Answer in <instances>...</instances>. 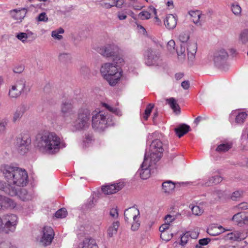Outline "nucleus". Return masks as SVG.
<instances>
[{"mask_svg": "<svg viewBox=\"0 0 248 248\" xmlns=\"http://www.w3.org/2000/svg\"><path fill=\"white\" fill-rule=\"evenodd\" d=\"M3 173L7 182L17 186H24L28 183V174L26 170L19 167L5 165Z\"/></svg>", "mask_w": 248, "mask_h": 248, "instance_id": "f257e3e1", "label": "nucleus"}, {"mask_svg": "<svg viewBox=\"0 0 248 248\" xmlns=\"http://www.w3.org/2000/svg\"><path fill=\"white\" fill-rule=\"evenodd\" d=\"M61 144L60 138L54 133H45L40 138L38 146L50 154L58 152Z\"/></svg>", "mask_w": 248, "mask_h": 248, "instance_id": "f03ea898", "label": "nucleus"}, {"mask_svg": "<svg viewBox=\"0 0 248 248\" xmlns=\"http://www.w3.org/2000/svg\"><path fill=\"white\" fill-rule=\"evenodd\" d=\"M117 67V65L108 62L104 64L100 69L104 78L112 86L116 85L122 76L121 72L118 71Z\"/></svg>", "mask_w": 248, "mask_h": 248, "instance_id": "7ed1b4c3", "label": "nucleus"}, {"mask_svg": "<svg viewBox=\"0 0 248 248\" xmlns=\"http://www.w3.org/2000/svg\"><path fill=\"white\" fill-rule=\"evenodd\" d=\"M92 127L97 131L102 132L109 126L113 125L112 117L108 113L100 111L92 114Z\"/></svg>", "mask_w": 248, "mask_h": 248, "instance_id": "20e7f679", "label": "nucleus"}, {"mask_svg": "<svg viewBox=\"0 0 248 248\" xmlns=\"http://www.w3.org/2000/svg\"><path fill=\"white\" fill-rule=\"evenodd\" d=\"M91 111L87 108L80 109L75 122V127L78 129L88 128L90 124Z\"/></svg>", "mask_w": 248, "mask_h": 248, "instance_id": "39448f33", "label": "nucleus"}, {"mask_svg": "<svg viewBox=\"0 0 248 248\" xmlns=\"http://www.w3.org/2000/svg\"><path fill=\"white\" fill-rule=\"evenodd\" d=\"M163 151L162 142L158 139L154 140L150 146V159L151 162L156 164L162 157Z\"/></svg>", "mask_w": 248, "mask_h": 248, "instance_id": "423d86ee", "label": "nucleus"}, {"mask_svg": "<svg viewBox=\"0 0 248 248\" xmlns=\"http://www.w3.org/2000/svg\"><path fill=\"white\" fill-rule=\"evenodd\" d=\"M26 80L24 78H21L17 80L16 84L12 85L9 91V96L11 98H16L22 93H26L30 92V89L26 86Z\"/></svg>", "mask_w": 248, "mask_h": 248, "instance_id": "0eeeda50", "label": "nucleus"}, {"mask_svg": "<svg viewBox=\"0 0 248 248\" xmlns=\"http://www.w3.org/2000/svg\"><path fill=\"white\" fill-rule=\"evenodd\" d=\"M3 230L7 233L14 232L17 224V217L15 214H7L2 217Z\"/></svg>", "mask_w": 248, "mask_h": 248, "instance_id": "6e6552de", "label": "nucleus"}, {"mask_svg": "<svg viewBox=\"0 0 248 248\" xmlns=\"http://www.w3.org/2000/svg\"><path fill=\"white\" fill-rule=\"evenodd\" d=\"M228 57V53L225 49L220 48L215 50L213 54V60L215 65L219 68H221Z\"/></svg>", "mask_w": 248, "mask_h": 248, "instance_id": "1a4fd4ad", "label": "nucleus"}, {"mask_svg": "<svg viewBox=\"0 0 248 248\" xmlns=\"http://www.w3.org/2000/svg\"><path fill=\"white\" fill-rule=\"evenodd\" d=\"M31 143V139L29 134H21L16 139V146L18 152L21 155L27 153Z\"/></svg>", "mask_w": 248, "mask_h": 248, "instance_id": "9d476101", "label": "nucleus"}, {"mask_svg": "<svg viewBox=\"0 0 248 248\" xmlns=\"http://www.w3.org/2000/svg\"><path fill=\"white\" fill-rule=\"evenodd\" d=\"M148 157V156L146 153L144 155V161L141 165L140 169L138 171L141 178L142 179H147L150 177L151 175L150 168L153 165L155 164L153 162H151V159H150V162H149Z\"/></svg>", "mask_w": 248, "mask_h": 248, "instance_id": "9b49d317", "label": "nucleus"}, {"mask_svg": "<svg viewBox=\"0 0 248 248\" xmlns=\"http://www.w3.org/2000/svg\"><path fill=\"white\" fill-rule=\"evenodd\" d=\"M119 47L114 44H107L99 48L98 51L103 56L109 58L114 57L117 55Z\"/></svg>", "mask_w": 248, "mask_h": 248, "instance_id": "f8f14e48", "label": "nucleus"}, {"mask_svg": "<svg viewBox=\"0 0 248 248\" xmlns=\"http://www.w3.org/2000/svg\"><path fill=\"white\" fill-rule=\"evenodd\" d=\"M42 232L40 243L45 246L49 245L54 238V232L53 229L50 227L45 226L43 229Z\"/></svg>", "mask_w": 248, "mask_h": 248, "instance_id": "ddd939ff", "label": "nucleus"}, {"mask_svg": "<svg viewBox=\"0 0 248 248\" xmlns=\"http://www.w3.org/2000/svg\"><path fill=\"white\" fill-rule=\"evenodd\" d=\"M159 56L156 51L148 48L145 52L144 58L146 64L150 66L154 65L158 60Z\"/></svg>", "mask_w": 248, "mask_h": 248, "instance_id": "4468645a", "label": "nucleus"}, {"mask_svg": "<svg viewBox=\"0 0 248 248\" xmlns=\"http://www.w3.org/2000/svg\"><path fill=\"white\" fill-rule=\"evenodd\" d=\"M62 116L67 117L74 114V107L70 100L63 101L61 106Z\"/></svg>", "mask_w": 248, "mask_h": 248, "instance_id": "2eb2a0df", "label": "nucleus"}, {"mask_svg": "<svg viewBox=\"0 0 248 248\" xmlns=\"http://www.w3.org/2000/svg\"><path fill=\"white\" fill-rule=\"evenodd\" d=\"M124 185L121 183L107 185L102 186V191L106 195L114 194L120 191L123 187Z\"/></svg>", "mask_w": 248, "mask_h": 248, "instance_id": "dca6fc26", "label": "nucleus"}, {"mask_svg": "<svg viewBox=\"0 0 248 248\" xmlns=\"http://www.w3.org/2000/svg\"><path fill=\"white\" fill-rule=\"evenodd\" d=\"M139 210L134 206L126 209L124 213V220L126 222H129L132 219L136 220L140 216Z\"/></svg>", "mask_w": 248, "mask_h": 248, "instance_id": "f3484780", "label": "nucleus"}, {"mask_svg": "<svg viewBox=\"0 0 248 248\" xmlns=\"http://www.w3.org/2000/svg\"><path fill=\"white\" fill-rule=\"evenodd\" d=\"M0 190L3 191L6 194L15 196L18 193L17 190L15 186H12L10 184H6L5 182L0 181Z\"/></svg>", "mask_w": 248, "mask_h": 248, "instance_id": "a211bd4d", "label": "nucleus"}, {"mask_svg": "<svg viewBox=\"0 0 248 248\" xmlns=\"http://www.w3.org/2000/svg\"><path fill=\"white\" fill-rule=\"evenodd\" d=\"M177 20L176 16L172 14H169L166 16L164 20V25L169 30L173 29L176 26Z\"/></svg>", "mask_w": 248, "mask_h": 248, "instance_id": "6ab92c4d", "label": "nucleus"}, {"mask_svg": "<svg viewBox=\"0 0 248 248\" xmlns=\"http://www.w3.org/2000/svg\"><path fill=\"white\" fill-rule=\"evenodd\" d=\"M197 46L195 42H189L187 46V54L188 59L192 62L195 58V55L197 52Z\"/></svg>", "mask_w": 248, "mask_h": 248, "instance_id": "aec40b11", "label": "nucleus"}, {"mask_svg": "<svg viewBox=\"0 0 248 248\" xmlns=\"http://www.w3.org/2000/svg\"><path fill=\"white\" fill-rule=\"evenodd\" d=\"M77 248H98L94 239L85 238L82 242L79 244Z\"/></svg>", "mask_w": 248, "mask_h": 248, "instance_id": "412c9836", "label": "nucleus"}, {"mask_svg": "<svg viewBox=\"0 0 248 248\" xmlns=\"http://www.w3.org/2000/svg\"><path fill=\"white\" fill-rule=\"evenodd\" d=\"M12 17L16 20H22L25 16L27 10L25 8L17 10L14 9L10 12Z\"/></svg>", "mask_w": 248, "mask_h": 248, "instance_id": "4be33fe9", "label": "nucleus"}, {"mask_svg": "<svg viewBox=\"0 0 248 248\" xmlns=\"http://www.w3.org/2000/svg\"><path fill=\"white\" fill-rule=\"evenodd\" d=\"M190 129L189 125L183 124L178 125L177 127L175 128L174 131L176 134L179 138H181L184 135L186 134Z\"/></svg>", "mask_w": 248, "mask_h": 248, "instance_id": "5701e85b", "label": "nucleus"}, {"mask_svg": "<svg viewBox=\"0 0 248 248\" xmlns=\"http://www.w3.org/2000/svg\"><path fill=\"white\" fill-rule=\"evenodd\" d=\"M0 202L2 207L5 208H14L16 206V203L13 200L6 197L0 196Z\"/></svg>", "mask_w": 248, "mask_h": 248, "instance_id": "b1692460", "label": "nucleus"}, {"mask_svg": "<svg viewBox=\"0 0 248 248\" xmlns=\"http://www.w3.org/2000/svg\"><path fill=\"white\" fill-rule=\"evenodd\" d=\"M245 238L244 235L239 232L229 233L226 236V239L231 240L240 241Z\"/></svg>", "mask_w": 248, "mask_h": 248, "instance_id": "393cba45", "label": "nucleus"}, {"mask_svg": "<svg viewBox=\"0 0 248 248\" xmlns=\"http://www.w3.org/2000/svg\"><path fill=\"white\" fill-rule=\"evenodd\" d=\"M25 111V108L23 106L18 107L14 112L13 117V122L16 123L20 120Z\"/></svg>", "mask_w": 248, "mask_h": 248, "instance_id": "a878e982", "label": "nucleus"}, {"mask_svg": "<svg viewBox=\"0 0 248 248\" xmlns=\"http://www.w3.org/2000/svg\"><path fill=\"white\" fill-rule=\"evenodd\" d=\"M119 226L120 223L119 221L114 222L108 229L107 234L108 237H112L114 234H116Z\"/></svg>", "mask_w": 248, "mask_h": 248, "instance_id": "bb28decb", "label": "nucleus"}, {"mask_svg": "<svg viewBox=\"0 0 248 248\" xmlns=\"http://www.w3.org/2000/svg\"><path fill=\"white\" fill-rule=\"evenodd\" d=\"M222 181V178L218 175H215L209 178L208 181H207L204 185L205 186H211L213 185H217L220 183Z\"/></svg>", "mask_w": 248, "mask_h": 248, "instance_id": "cd10ccee", "label": "nucleus"}, {"mask_svg": "<svg viewBox=\"0 0 248 248\" xmlns=\"http://www.w3.org/2000/svg\"><path fill=\"white\" fill-rule=\"evenodd\" d=\"M162 189L165 193H170L175 188V184L171 181H167L162 183Z\"/></svg>", "mask_w": 248, "mask_h": 248, "instance_id": "c85d7f7f", "label": "nucleus"}, {"mask_svg": "<svg viewBox=\"0 0 248 248\" xmlns=\"http://www.w3.org/2000/svg\"><path fill=\"white\" fill-rule=\"evenodd\" d=\"M17 194L16 196H18L20 199L22 201H27L30 199L31 196L28 194L27 190L25 188H17Z\"/></svg>", "mask_w": 248, "mask_h": 248, "instance_id": "c756f323", "label": "nucleus"}, {"mask_svg": "<svg viewBox=\"0 0 248 248\" xmlns=\"http://www.w3.org/2000/svg\"><path fill=\"white\" fill-rule=\"evenodd\" d=\"M232 147V144L231 143H223L217 147L216 151L219 152H226Z\"/></svg>", "mask_w": 248, "mask_h": 248, "instance_id": "7c9ffc66", "label": "nucleus"}, {"mask_svg": "<svg viewBox=\"0 0 248 248\" xmlns=\"http://www.w3.org/2000/svg\"><path fill=\"white\" fill-rule=\"evenodd\" d=\"M189 14L192 17V20L195 24H197L200 18L201 12L200 11H190Z\"/></svg>", "mask_w": 248, "mask_h": 248, "instance_id": "2f4dec72", "label": "nucleus"}, {"mask_svg": "<svg viewBox=\"0 0 248 248\" xmlns=\"http://www.w3.org/2000/svg\"><path fill=\"white\" fill-rule=\"evenodd\" d=\"M59 60L62 62L66 63L70 61L71 55L67 53H61L59 55Z\"/></svg>", "mask_w": 248, "mask_h": 248, "instance_id": "473e14b6", "label": "nucleus"}, {"mask_svg": "<svg viewBox=\"0 0 248 248\" xmlns=\"http://www.w3.org/2000/svg\"><path fill=\"white\" fill-rule=\"evenodd\" d=\"M247 114L244 112L238 113L236 116L235 122L237 124L243 123L247 117Z\"/></svg>", "mask_w": 248, "mask_h": 248, "instance_id": "72a5a7b5", "label": "nucleus"}, {"mask_svg": "<svg viewBox=\"0 0 248 248\" xmlns=\"http://www.w3.org/2000/svg\"><path fill=\"white\" fill-rule=\"evenodd\" d=\"M244 191L243 190H237L233 192L231 197L232 201H237L243 197Z\"/></svg>", "mask_w": 248, "mask_h": 248, "instance_id": "f704fd0d", "label": "nucleus"}, {"mask_svg": "<svg viewBox=\"0 0 248 248\" xmlns=\"http://www.w3.org/2000/svg\"><path fill=\"white\" fill-rule=\"evenodd\" d=\"M190 206L191 205H190ZM191 209L192 214L196 216L201 215L203 212V210L197 205H191Z\"/></svg>", "mask_w": 248, "mask_h": 248, "instance_id": "c9c22d12", "label": "nucleus"}, {"mask_svg": "<svg viewBox=\"0 0 248 248\" xmlns=\"http://www.w3.org/2000/svg\"><path fill=\"white\" fill-rule=\"evenodd\" d=\"M154 107V105L153 104H149L147 105L144 113V115L143 116V118L145 120H147L149 116L150 115V114L152 112V109Z\"/></svg>", "mask_w": 248, "mask_h": 248, "instance_id": "e433bc0d", "label": "nucleus"}, {"mask_svg": "<svg viewBox=\"0 0 248 248\" xmlns=\"http://www.w3.org/2000/svg\"><path fill=\"white\" fill-rule=\"evenodd\" d=\"M0 248H17L8 241L0 239Z\"/></svg>", "mask_w": 248, "mask_h": 248, "instance_id": "4c0bfd02", "label": "nucleus"}, {"mask_svg": "<svg viewBox=\"0 0 248 248\" xmlns=\"http://www.w3.org/2000/svg\"><path fill=\"white\" fill-rule=\"evenodd\" d=\"M108 2L111 3V7L113 6H116L118 8H121L123 4L124 3V0H108Z\"/></svg>", "mask_w": 248, "mask_h": 248, "instance_id": "58836bf2", "label": "nucleus"}, {"mask_svg": "<svg viewBox=\"0 0 248 248\" xmlns=\"http://www.w3.org/2000/svg\"><path fill=\"white\" fill-rule=\"evenodd\" d=\"M67 215V211L65 208H62L58 210L55 213V217L57 218H63Z\"/></svg>", "mask_w": 248, "mask_h": 248, "instance_id": "ea45409f", "label": "nucleus"}, {"mask_svg": "<svg viewBox=\"0 0 248 248\" xmlns=\"http://www.w3.org/2000/svg\"><path fill=\"white\" fill-rule=\"evenodd\" d=\"M232 11L234 15L238 16L241 12V8L238 4L233 3L232 5Z\"/></svg>", "mask_w": 248, "mask_h": 248, "instance_id": "a19ab883", "label": "nucleus"}, {"mask_svg": "<svg viewBox=\"0 0 248 248\" xmlns=\"http://www.w3.org/2000/svg\"><path fill=\"white\" fill-rule=\"evenodd\" d=\"M242 214H244L243 213H238L235 214L232 217V220L233 221H235L236 222L239 223L241 222L244 218V217H243Z\"/></svg>", "mask_w": 248, "mask_h": 248, "instance_id": "79ce46f5", "label": "nucleus"}, {"mask_svg": "<svg viewBox=\"0 0 248 248\" xmlns=\"http://www.w3.org/2000/svg\"><path fill=\"white\" fill-rule=\"evenodd\" d=\"M151 14L147 11H143L140 12L138 17L141 20L148 19L150 18Z\"/></svg>", "mask_w": 248, "mask_h": 248, "instance_id": "37998d69", "label": "nucleus"}, {"mask_svg": "<svg viewBox=\"0 0 248 248\" xmlns=\"http://www.w3.org/2000/svg\"><path fill=\"white\" fill-rule=\"evenodd\" d=\"M189 233L186 232V233L183 234L181 238V245L182 246L185 245L188 240V239L190 238L189 236Z\"/></svg>", "mask_w": 248, "mask_h": 248, "instance_id": "c03bdc74", "label": "nucleus"}, {"mask_svg": "<svg viewBox=\"0 0 248 248\" xmlns=\"http://www.w3.org/2000/svg\"><path fill=\"white\" fill-rule=\"evenodd\" d=\"M240 39L243 43H246L248 40V30L244 31L240 34Z\"/></svg>", "mask_w": 248, "mask_h": 248, "instance_id": "a18cd8bd", "label": "nucleus"}, {"mask_svg": "<svg viewBox=\"0 0 248 248\" xmlns=\"http://www.w3.org/2000/svg\"><path fill=\"white\" fill-rule=\"evenodd\" d=\"M189 38V35L184 32L181 33L179 36V39L183 43L186 42L188 40Z\"/></svg>", "mask_w": 248, "mask_h": 248, "instance_id": "49530a36", "label": "nucleus"}, {"mask_svg": "<svg viewBox=\"0 0 248 248\" xmlns=\"http://www.w3.org/2000/svg\"><path fill=\"white\" fill-rule=\"evenodd\" d=\"M176 52L177 55L179 57H182V58H184L185 57V46H183L182 45H181L179 49L176 50Z\"/></svg>", "mask_w": 248, "mask_h": 248, "instance_id": "de8ad7c7", "label": "nucleus"}, {"mask_svg": "<svg viewBox=\"0 0 248 248\" xmlns=\"http://www.w3.org/2000/svg\"><path fill=\"white\" fill-rule=\"evenodd\" d=\"M18 39L24 43L28 38V35L26 33L20 32L16 35Z\"/></svg>", "mask_w": 248, "mask_h": 248, "instance_id": "09e8293b", "label": "nucleus"}, {"mask_svg": "<svg viewBox=\"0 0 248 248\" xmlns=\"http://www.w3.org/2000/svg\"><path fill=\"white\" fill-rule=\"evenodd\" d=\"M140 226V222L138 219H136V220H133L131 229L133 231L138 230Z\"/></svg>", "mask_w": 248, "mask_h": 248, "instance_id": "8fccbe9b", "label": "nucleus"}, {"mask_svg": "<svg viewBox=\"0 0 248 248\" xmlns=\"http://www.w3.org/2000/svg\"><path fill=\"white\" fill-rule=\"evenodd\" d=\"M175 42L173 40H171L170 41H169L167 44V49L171 52H172L173 51L175 50Z\"/></svg>", "mask_w": 248, "mask_h": 248, "instance_id": "3c124183", "label": "nucleus"}, {"mask_svg": "<svg viewBox=\"0 0 248 248\" xmlns=\"http://www.w3.org/2000/svg\"><path fill=\"white\" fill-rule=\"evenodd\" d=\"M37 19L39 21L46 22L47 21L48 18L46 13L45 12H43L38 15L37 17Z\"/></svg>", "mask_w": 248, "mask_h": 248, "instance_id": "603ef678", "label": "nucleus"}, {"mask_svg": "<svg viewBox=\"0 0 248 248\" xmlns=\"http://www.w3.org/2000/svg\"><path fill=\"white\" fill-rule=\"evenodd\" d=\"M211 241V239L209 238H205L200 239L199 240V244L201 246L207 245Z\"/></svg>", "mask_w": 248, "mask_h": 248, "instance_id": "864d4df0", "label": "nucleus"}, {"mask_svg": "<svg viewBox=\"0 0 248 248\" xmlns=\"http://www.w3.org/2000/svg\"><path fill=\"white\" fill-rule=\"evenodd\" d=\"M51 36L53 38L58 40H60L62 38V36L60 35L59 32L56 30L52 31Z\"/></svg>", "mask_w": 248, "mask_h": 248, "instance_id": "5fc2aeb1", "label": "nucleus"}, {"mask_svg": "<svg viewBox=\"0 0 248 248\" xmlns=\"http://www.w3.org/2000/svg\"><path fill=\"white\" fill-rule=\"evenodd\" d=\"M237 208L241 210H247L248 209V202H243L237 205Z\"/></svg>", "mask_w": 248, "mask_h": 248, "instance_id": "6e6d98bb", "label": "nucleus"}, {"mask_svg": "<svg viewBox=\"0 0 248 248\" xmlns=\"http://www.w3.org/2000/svg\"><path fill=\"white\" fill-rule=\"evenodd\" d=\"M189 233V236L191 239H197L199 236V232L196 231H188L187 232Z\"/></svg>", "mask_w": 248, "mask_h": 248, "instance_id": "4d7b16f0", "label": "nucleus"}, {"mask_svg": "<svg viewBox=\"0 0 248 248\" xmlns=\"http://www.w3.org/2000/svg\"><path fill=\"white\" fill-rule=\"evenodd\" d=\"M167 101L168 102V104L170 105V108H174L175 105L177 104V103L176 102V100L173 98H170V99H167Z\"/></svg>", "mask_w": 248, "mask_h": 248, "instance_id": "13d9d810", "label": "nucleus"}, {"mask_svg": "<svg viewBox=\"0 0 248 248\" xmlns=\"http://www.w3.org/2000/svg\"><path fill=\"white\" fill-rule=\"evenodd\" d=\"M24 69V68L23 66L19 65L15 67L13 69V72L15 73L20 74L23 71Z\"/></svg>", "mask_w": 248, "mask_h": 248, "instance_id": "bf43d9fd", "label": "nucleus"}, {"mask_svg": "<svg viewBox=\"0 0 248 248\" xmlns=\"http://www.w3.org/2000/svg\"><path fill=\"white\" fill-rule=\"evenodd\" d=\"M110 215L113 218L118 217V212L116 208H112L110 211Z\"/></svg>", "mask_w": 248, "mask_h": 248, "instance_id": "052dcab7", "label": "nucleus"}, {"mask_svg": "<svg viewBox=\"0 0 248 248\" xmlns=\"http://www.w3.org/2000/svg\"><path fill=\"white\" fill-rule=\"evenodd\" d=\"M111 3H108V0H104L103 1H101L100 2L101 5L105 8H111Z\"/></svg>", "mask_w": 248, "mask_h": 248, "instance_id": "680f3d73", "label": "nucleus"}, {"mask_svg": "<svg viewBox=\"0 0 248 248\" xmlns=\"http://www.w3.org/2000/svg\"><path fill=\"white\" fill-rule=\"evenodd\" d=\"M7 123L5 122H0V134L4 133Z\"/></svg>", "mask_w": 248, "mask_h": 248, "instance_id": "e2e57ef3", "label": "nucleus"}, {"mask_svg": "<svg viewBox=\"0 0 248 248\" xmlns=\"http://www.w3.org/2000/svg\"><path fill=\"white\" fill-rule=\"evenodd\" d=\"M174 219L175 217L170 215H167L165 217V222L168 223L169 224Z\"/></svg>", "mask_w": 248, "mask_h": 248, "instance_id": "0e129e2a", "label": "nucleus"}, {"mask_svg": "<svg viewBox=\"0 0 248 248\" xmlns=\"http://www.w3.org/2000/svg\"><path fill=\"white\" fill-rule=\"evenodd\" d=\"M189 82L188 80H185L182 82L181 86L185 90H187L189 87Z\"/></svg>", "mask_w": 248, "mask_h": 248, "instance_id": "69168bd1", "label": "nucleus"}, {"mask_svg": "<svg viewBox=\"0 0 248 248\" xmlns=\"http://www.w3.org/2000/svg\"><path fill=\"white\" fill-rule=\"evenodd\" d=\"M103 106H104L107 109H108L109 111L115 112L116 110L115 108H113L110 107L106 103H103Z\"/></svg>", "mask_w": 248, "mask_h": 248, "instance_id": "338daca9", "label": "nucleus"}, {"mask_svg": "<svg viewBox=\"0 0 248 248\" xmlns=\"http://www.w3.org/2000/svg\"><path fill=\"white\" fill-rule=\"evenodd\" d=\"M103 106H104L107 109H108L109 111L115 112L116 110L115 108H113L110 107L106 103H103Z\"/></svg>", "mask_w": 248, "mask_h": 248, "instance_id": "774afa93", "label": "nucleus"}]
</instances>
